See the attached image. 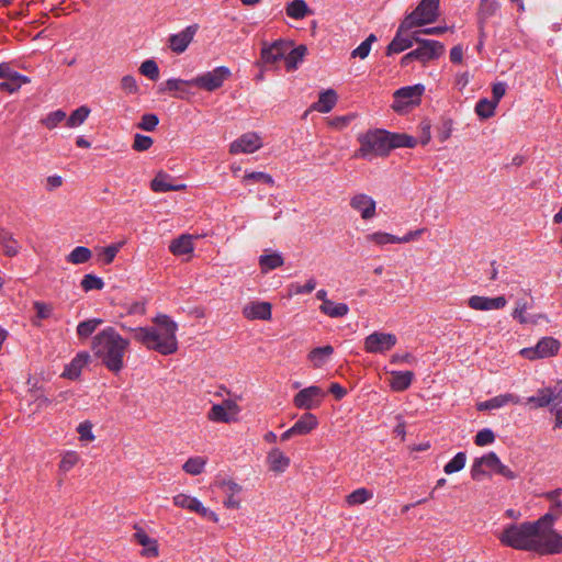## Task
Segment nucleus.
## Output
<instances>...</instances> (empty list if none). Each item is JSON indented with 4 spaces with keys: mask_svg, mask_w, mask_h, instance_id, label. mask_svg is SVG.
Masks as SVG:
<instances>
[{
    "mask_svg": "<svg viewBox=\"0 0 562 562\" xmlns=\"http://www.w3.org/2000/svg\"><path fill=\"white\" fill-rule=\"evenodd\" d=\"M497 538L505 546L540 554L562 552V536L555 529H503Z\"/></svg>",
    "mask_w": 562,
    "mask_h": 562,
    "instance_id": "f257e3e1",
    "label": "nucleus"
},
{
    "mask_svg": "<svg viewBox=\"0 0 562 562\" xmlns=\"http://www.w3.org/2000/svg\"><path fill=\"white\" fill-rule=\"evenodd\" d=\"M123 329L133 333L136 341L144 345L147 349L169 356L178 350V324L166 314H158L153 318V326Z\"/></svg>",
    "mask_w": 562,
    "mask_h": 562,
    "instance_id": "f03ea898",
    "label": "nucleus"
},
{
    "mask_svg": "<svg viewBox=\"0 0 562 562\" xmlns=\"http://www.w3.org/2000/svg\"><path fill=\"white\" fill-rule=\"evenodd\" d=\"M130 340L122 337L117 330L108 326L100 330L91 342L94 356L112 373H120L124 368V357L128 350Z\"/></svg>",
    "mask_w": 562,
    "mask_h": 562,
    "instance_id": "7ed1b4c3",
    "label": "nucleus"
},
{
    "mask_svg": "<svg viewBox=\"0 0 562 562\" xmlns=\"http://www.w3.org/2000/svg\"><path fill=\"white\" fill-rule=\"evenodd\" d=\"M389 132L385 130H369L359 134L357 140L359 148L355 153V157L372 160L375 157H385L390 154L387 143Z\"/></svg>",
    "mask_w": 562,
    "mask_h": 562,
    "instance_id": "20e7f679",
    "label": "nucleus"
},
{
    "mask_svg": "<svg viewBox=\"0 0 562 562\" xmlns=\"http://www.w3.org/2000/svg\"><path fill=\"white\" fill-rule=\"evenodd\" d=\"M439 1L420 0L418 5L405 15V25H413L417 29L436 22L439 16Z\"/></svg>",
    "mask_w": 562,
    "mask_h": 562,
    "instance_id": "39448f33",
    "label": "nucleus"
},
{
    "mask_svg": "<svg viewBox=\"0 0 562 562\" xmlns=\"http://www.w3.org/2000/svg\"><path fill=\"white\" fill-rule=\"evenodd\" d=\"M213 488L218 490L223 498V505L227 509H239L241 505L243 486L231 477L217 475L212 485Z\"/></svg>",
    "mask_w": 562,
    "mask_h": 562,
    "instance_id": "423d86ee",
    "label": "nucleus"
},
{
    "mask_svg": "<svg viewBox=\"0 0 562 562\" xmlns=\"http://www.w3.org/2000/svg\"><path fill=\"white\" fill-rule=\"evenodd\" d=\"M232 76V71L226 66H218L212 70L199 74L190 79L191 86L201 90L213 92L223 87L224 82Z\"/></svg>",
    "mask_w": 562,
    "mask_h": 562,
    "instance_id": "0eeeda50",
    "label": "nucleus"
},
{
    "mask_svg": "<svg viewBox=\"0 0 562 562\" xmlns=\"http://www.w3.org/2000/svg\"><path fill=\"white\" fill-rule=\"evenodd\" d=\"M424 91L425 87L422 83L397 89L393 94L392 109L397 113H403L409 108L418 105Z\"/></svg>",
    "mask_w": 562,
    "mask_h": 562,
    "instance_id": "6e6552de",
    "label": "nucleus"
},
{
    "mask_svg": "<svg viewBox=\"0 0 562 562\" xmlns=\"http://www.w3.org/2000/svg\"><path fill=\"white\" fill-rule=\"evenodd\" d=\"M172 503L175 506L186 509L190 513L199 515L207 522H218V516L211 508L205 507L200 499L186 493H179L173 496Z\"/></svg>",
    "mask_w": 562,
    "mask_h": 562,
    "instance_id": "1a4fd4ad",
    "label": "nucleus"
},
{
    "mask_svg": "<svg viewBox=\"0 0 562 562\" xmlns=\"http://www.w3.org/2000/svg\"><path fill=\"white\" fill-rule=\"evenodd\" d=\"M416 27L413 25H405V19L400 23L395 36L386 47V55L391 56L400 54L411 48L415 43V38H418Z\"/></svg>",
    "mask_w": 562,
    "mask_h": 562,
    "instance_id": "9d476101",
    "label": "nucleus"
},
{
    "mask_svg": "<svg viewBox=\"0 0 562 562\" xmlns=\"http://www.w3.org/2000/svg\"><path fill=\"white\" fill-rule=\"evenodd\" d=\"M417 47L413 49L416 61L423 66L428 65L432 60L439 59L445 54V45L435 40H427L419 36L415 38Z\"/></svg>",
    "mask_w": 562,
    "mask_h": 562,
    "instance_id": "9b49d317",
    "label": "nucleus"
},
{
    "mask_svg": "<svg viewBox=\"0 0 562 562\" xmlns=\"http://www.w3.org/2000/svg\"><path fill=\"white\" fill-rule=\"evenodd\" d=\"M397 344V337L392 333L373 331L363 340V350L367 353L384 355Z\"/></svg>",
    "mask_w": 562,
    "mask_h": 562,
    "instance_id": "f8f14e48",
    "label": "nucleus"
},
{
    "mask_svg": "<svg viewBox=\"0 0 562 562\" xmlns=\"http://www.w3.org/2000/svg\"><path fill=\"white\" fill-rule=\"evenodd\" d=\"M326 396L325 391L317 386L311 385L299 391L293 397V405L299 409L311 411L317 408Z\"/></svg>",
    "mask_w": 562,
    "mask_h": 562,
    "instance_id": "ddd939ff",
    "label": "nucleus"
},
{
    "mask_svg": "<svg viewBox=\"0 0 562 562\" xmlns=\"http://www.w3.org/2000/svg\"><path fill=\"white\" fill-rule=\"evenodd\" d=\"M560 342L552 337L541 338L535 347L524 348L520 355L528 360H538L553 357L558 353Z\"/></svg>",
    "mask_w": 562,
    "mask_h": 562,
    "instance_id": "4468645a",
    "label": "nucleus"
},
{
    "mask_svg": "<svg viewBox=\"0 0 562 562\" xmlns=\"http://www.w3.org/2000/svg\"><path fill=\"white\" fill-rule=\"evenodd\" d=\"M0 79H4L0 82V90L10 94L19 91L23 85L31 81L29 77L15 71L11 65L5 61L0 63Z\"/></svg>",
    "mask_w": 562,
    "mask_h": 562,
    "instance_id": "2eb2a0df",
    "label": "nucleus"
},
{
    "mask_svg": "<svg viewBox=\"0 0 562 562\" xmlns=\"http://www.w3.org/2000/svg\"><path fill=\"white\" fill-rule=\"evenodd\" d=\"M349 205L363 221H371L378 215L376 201L369 194L355 193L349 200Z\"/></svg>",
    "mask_w": 562,
    "mask_h": 562,
    "instance_id": "dca6fc26",
    "label": "nucleus"
},
{
    "mask_svg": "<svg viewBox=\"0 0 562 562\" xmlns=\"http://www.w3.org/2000/svg\"><path fill=\"white\" fill-rule=\"evenodd\" d=\"M262 146V138L258 133L247 132L231 143L229 153L233 155L252 154L259 150Z\"/></svg>",
    "mask_w": 562,
    "mask_h": 562,
    "instance_id": "f3484780",
    "label": "nucleus"
},
{
    "mask_svg": "<svg viewBox=\"0 0 562 562\" xmlns=\"http://www.w3.org/2000/svg\"><path fill=\"white\" fill-rule=\"evenodd\" d=\"M501 459L493 451L485 453L480 458H475L471 465V477L474 481L482 480L483 476L488 474V471L496 473L497 465H499Z\"/></svg>",
    "mask_w": 562,
    "mask_h": 562,
    "instance_id": "a211bd4d",
    "label": "nucleus"
},
{
    "mask_svg": "<svg viewBox=\"0 0 562 562\" xmlns=\"http://www.w3.org/2000/svg\"><path fill=\"white\" fill-rule=\"evenodd\" d=\"M471 310L480 312L503 310L507 305V300L504 295L490 297L483 295H472L467 301Z\"/></svg>",
    "mask_w": 562,
    "mask_h": 562,
    "instance_id": "6ab92c4d",
    "label": "nucleus"
},
{
    "mask_svg": "<svg viewBox=\"0 0 562 562\" xmlns=\"http://www.w3.org/2000/svg\"><path fill=\"white\" fill-rule=\"evenodd\" d=\"M198 24L188 25L181 32L171 34L169 36V48L176 54H182L187 50L191 42L193 41L196 32Z\"/></svg>",
    "mask_w": 562,
    "mask_h": 562,
    "instance_id": "aec40b11",
    "label": "nucleus"
},
{
    "mask_svg": "<svg viewBox=\"0 0 562 562\" xmlns=\"http://www.w3.org/2000/svg\"><path fill=\"white\" fill-rule=\"evenodd\" d=\"M291 47V42L278 40L261 49V58L265 64L273 65L281 60L284 61L286 50Z\"/></svg>",
    "mask_w": 562,
    "mask_h": 562,
    "instance_id": "412c9836",
    "label": "nucleus"
},
{
    "mask_svg": "<svg viewBox=\"0 0 562 562\" xmlns=\"http://www.w3.org/2000/svg\"><path fill=\"white\" fill-rule=\"evenodd\" d=\"M243 315L249 321H270L272 317V305L269 302L252 301L244 306Z\"/></svg>",
    "mask_w": 562,
    "mask_h": 562,
    "instance_id": "4be33fe9",
    "label": "nucleus"
},
{
    "mask_svg": "<svg viewBox=\"0 0 562 562\" xmlns=\"http://www.w3.org/2000/svg\"><path fill=\"white\" fill-rule=\"evenodd\" d=\"M508 404H514V405L521 404L520 396H518L514 393L499 394V395H496L487 401L477 403L476 409L480 412L498 409Z\"/></svg>",
    "mask_w": 562,
    "mask_h": 562,
    "instance_id": "5701e85b",
    "label": "nucleus"
},
{
    "mask_svg": "<svg viewBox=\"0 0 562 562\" xmlns=\"http://www.w3.org/2000/svg\"><path fill=\"white\" fill-rule=\"evenodd\" d=\"M268 469L274 473H283L290 467V458L280 449L272 448L266 458Z\"/></svg>",
    "mask_w": 562,
    "mask_h": 562,
    "instance_id": "b1692460",
    "label": "nucleus"
},
{
    "mask_svg": "<svg viewBox=\"0 0 562 562\" xmlns=\"http://www.w3.org/2000/svg\"><path fill=\"white\" fill-rule=\"evenodd\" d=\"M191 86L190 79L170 78L159 86V92H168L175 98L183 99L190 91Z\"/></svg>",
    "mask_w": 562,
    "mask_h": 562,
    "instance_id": "393cba45",
    "label": "nucleus"
},
{
    "mask_svg": "<svg viewBox=\"0 0 562 562\" xmlns=\"http://www.w3.org/2000/svg\"><path fill=\"white\" fill-rule=\"evenodd\" d=\"M89 361L90 355L88 352H78L75 358L65 367L61 376L69 380H77Z\"/></svg>",
    "mask_w": 562,
    "mask_h": 562,
    "instance_id": "a878e982",
    "label": "nucleus"
},
{
    "mask_svg": "<svg viewBox=\"0 0 562 562\" xmlns=\"http://www.w3.org/2000/svg\"><path fill=\"white\" fill-rule=\"evenodd\" d=\"M193 236L190 234H182L179 237L171 240L169 245V251L173 256L191 255L194 250Z\"/></svg>",
    "mask_w": 562,
    "mask_h": 562,
    "instance_id": "bb28decb",
    "label": "nucleus"
},
{
    "mask_svg": "<svg viewBox=\"0 0 562 562\" xmlns=\"http://www.w3.org/2000/svg\"><path fill=\"white\" fill-rule=\"evenodd\" d=\"M136 541L138 544L143 547L142 555L146 558H156L159 554L158 550V543L157 540L154 538H150L145 529H137V531L134 535Z\"/></svg>",
    "mask_w": 562,
    "mask_h": 562,
    "instance_id": "cd10ccee",
    "label": "nucleus"
},
{
    "mask_svg": "<svg viewBox=\"0 0 562 562\" xmlns=\"http://www.w3.org/2000/svg\"><path fill=\"white\" fill-rule=\"evenodd\" d=\"M150 188L154 192L162 193L183 190L186 184H175L172 183V178L169 175L160 172L151 180Z\"/></svg>",
    "mask_w": 562,
    "mask_h": 562,
    "instance_id": "c85d7f7f",
    "label": "nucleus"
},
{
    "mask_svg": "<svg viewBox=\"0 0 562 562\" xmlns=\"http://www.w3.org/2000/svg\"><path fill=\"white\" fill-rule=\"evenodd\" d=\"M284 11L288 18L292 20H303L313 14L312 9L305 0H292L285 3Z\"/></svg>",
    "mask_w": 562,
    "mask_h": 562,
    "instance_id": "c756f323",
    "label": "nucleus"
},
{
    "mask_svg": "<svg viewBox=\"0 0 562 562\" xmlns=\"http://www.w3.org/2000/svg\"><path fill=\"white\" fill-rule=\"evenodd\" d=\"M338 100L337 93L333 89H327L319 93L318 100L312 104L311 109L319 113H328L336 105Z\"/></svg>",
    "mask_w": 562,
    "mask_h": 562,
    "instance_id": "7c9ffc66",
    "label": "nucleus"
},
{
    "mask_svg": "<svg viewBox=\"0 0 562 562\" xmlns=\"http://www.w3.org/2000/svg\"><path fill=\"white\" fill-rule=\"evenodd\" d=\"M390 387L394 392H403L407 390L414 380V373L412 371H396L390 372Z\"/></svg>",
    "mask_w": 562,
    "mask_h": 562,
    "instance_id": "2f4dec72",
    "label": "nucleus"
},
{
    "mask_svg": "<svg viewBox=\"0 0 562 562\" xmlns=\"http://www.w3.org/2000/svg\"><path fill=\"white\" fill-rule=\"evenodd\" d=\"M562 515V503L551 505L549 512L535 522H524L519 527H552Z\"/></svg>",
    "mask_w": 562,
    "mask_h": 562,
    "instance_id": "473e14b6",
    "label": "nucleus"
},
{
    "mask_svg": "<svg viewBox=\"0 0 562 562\" xmlns=\"http://www.w3.org/2000/svg\"><path fill=\"white\" fill-rule=\"evenodd\" d=\"M319 425L316 415L310 412H305L301 417L293 424V427L297 436H306L315 430Z\"/></svg>",
    "mask_w": 562,
    "mask_h": 562,
    "instance_id": "72a5a7b5",
    "label": "nucleus"
},
{
    "mask_svg": "<svg viewBox=\"0 0 562 562\" xmlns=\"http://www.w3.org/2000/svg\"><path fill=\"white\" fill-rule=\"evenodd\" d=\"M334 353V348L330 345H326L323 347L313 348L308 355L307 359L312 363V367L315 369H319L325 366Z\"/></svg>",
    "mask_w": 562,
    "mask_h": 562,
    "instance_id": "f704fd0d",
    "label": "nucleus"
},
{
    "mask_svg": "<svg viewBox=\"0 0 562 562\" xmlns=\"http://www.w3.org/2000/svg\"><path fill=\"white\" fill-rule=\"evenodd\" d=\"M374 497L373 490L367 488V487H359L346 495L345 497V504L348 507H356L363 505L370 501H372Z\"/></svg>",
    "mask_w": 562,
    "mask_h": 562,
    "instance_id": "c9c22d12",
    "label": "nucleus"
},
{
    "mask_svg": "<svg viewBox=\"0 0 562 562\" xmlns=\"http://www.w3.org/2000/svg\"><path fill=\"white\" fill-rule=\"evenodd\" d=\"M306 52L307 48L304 45H299L297 47L291 46L286 50L284 58V67L286 71H293L297 69L299 65L303 61Z\"/></svg>",
    "mask_w": 562,
    "mask_h": 562,
    "instance_id": "e433bc0d",
    "label": "nucleus"
},
{
    "mask_svg": "<svg viewBox=\"0 0 562 562\" xmlns=\"http://www.w3.org/2000/svg\"><path fill=\"white\" fill-rule=\"evenodd\" d=\"M389 151L395 148H414L418 140L404 133H390L387 137Z\"/></svg>",
    "mask_w": 562,
    "mask_h": 562,
    "instance_id": "4c0bfd02",
    "label": "nucleus"
},
{
    "mask_svg": "<svg viewBox=\"0 0 562 562\" xmlns=\"http://www.w3.org/2000/svg\"><path fill=\"white\" fill-rule=\"evenodd\" d=\"M501 4L497 0H480L477 8V16L481 30L483 24L492 16H494L499 10Z\"/></svg>",
    "mask_w": 562,
    "mask_h": 562,
    "instance_id": "58836bf2",
    "label": "nucleus"
},
{
    "mask_svg": "<svg viewBox=\"0 0 562 562\" xmlns=\"http://www.w3.org/2000/svg\"><path fill=\"white\" fill-rule=\"evenodd\" d=\"M262 273L280 268L284 263V259L280 252L263 254L258 259Z\"/></svg>",
    "mask_w": 562,
    "mask_h": 562,
    "instance_id": "ea45409f",
    "label": "nucleus"
},
{
    "mask_svg": "<svg viewBox=\"0 0 562 562\" xmlns=\"http://www.w3.org/2000/svg\"><path fill=\"white\" fill-rule=\"evenodd\" d=\"M207 459L202 456L190 457L183 464L182 470L192 476L202 474L205 471Z\"/></svg>",
    "mask_w": 562,
    "mask_h": 562,
    "instance_id": "a19ab883",
    "label": "nucleus"
},
{
    "mask_svg": "<svg viewBox=\"0 0 562 562\" xmlns=\"http://www.w3.org/2000/svg\"><path fill=\"white\" fill-rule=\"evenodd\" d=\"M364 239L368 244L379 247H384L390 244H398V236L381 231L367 234Z\"/></svg>",
    "mask_w": 562,
    "mask_h": 562,
    "instance_id": "79ce46f5",
    "label": "nucleus"
},
{
    "mask_svg": "<svg viewBox=\"0 0 562 562\" xmlns=\"http://www.w3.org/2000/svg\"><path fill=\"white\" fill-rule=\"evenodd\" d=\"M0 245L3 248L4 255L8 257H14L20 251L19 243L14 239L10 232L3 228H0Z\"/></svg>",
    "mask_w": 562,
    "mask_h": 562,
    "instance_id": "37998d69",
    "label": "nucleus"
},
{
    "mask_svg": "<svg viewBox=\"0 0 562 562\" xmlns=\"http://www.w3.org/2000/svg\"><path fill=\"white\" fill-rule=\"evenodd\" d=\"M319 311L329 317L339 318L348 314L349 307L346 303L325 301V304H321Z\"/></svg>",
    "mask_w": 562,
    "mask_h": 562,
    "instance_id": "c03bdc74",
    "label": "nucleus"
},
{
    "mask_svg": "<svg viewBox=\"0 0 562 562\" xmlns=\"http://www.w3.org/2000/svg\"><path fill=\"white\" fill-rule=\"evenodd\" d=\"M124 245L125 241L122 240L113 243L106 247L100 248L98 252V260L102 265H111Z\"/></svg>",
    "mask_w": 562,
    "mask_h": 562,
    "instance_id": "a18cd8bd",
    "label": "nucleus"
},
{
    "mask_svg": "<svg viewBox=\"0 0 562 562\" xmlns=\"http://www.w3.org/2000/svg\"><path fill=\"white\" fill-rule=\"evenodd\" d=\"M92 258V251L85 246L75 247L66 257L67 262L72 265H82Z\"/></svg>",
    "mask_w": 562,
    "mask_h": 562,
    "instance_id": "49530a36",
    "label": "nucleus"
},
{
    "mask_svg": "<svg viewBox=\"0 0 562 562\" xmlns=\"http://www.w3.org/2000/svg\"><path fill=\"white\" fill-rule=\"evenodd\" d=\"M207 419L212 423H224L229 424L236 422L235 418L229 415L221 404H213L207 412Z\"/></svg>",
    "mask_w": 562,
    "mask_h": 562,
    "instance_id": "de8ad7c7",
    "label": "nucleus"
},
{
    "mask_svg": "<svg viewBox=\"0 0 562 562\" xmlns=\"http://www.w3.org/2000/svg\"><path fill=\"white\" fill-rule=\"evenodd\" d=\"M90 114V109L87 105H81L77 108L66 119V126L69 128L78 127L85 123Z\"/></svg>",
    "mask_w": 562,
    "mask_h": 562,
    "instance_id": "09e8293b",
    "label": "nucleus"
},
{
    "mask_svg": "<svg viewBox=\"0 0 562 562\" xmlns=\"http://www.w3.org/2000/svg\"><path fill=\"white\" fill-rule=\"evenodd\" d=\"M101 318H90L83 322H80L77 325V335L79 338L86 339L90 337L95 329L102 324Z\"/></svg>",
    "mask_w": 562,
    "mask_h": 562,
    "instance_id": "8fccbe9b",
    "label": "nucleus"
},
{
    "mask_svg": "<svg viewBox=\"0 0 562 562\" xmlns=\"http://www.w3.org/2000/svg\"><path fill=\"white\" fill-rule=\"evenodd\" d=\"M497 105L492 99H481L475 105V113L481 119H490L495 114Z\"/></svg>",
    "mask_w": 562,
    "mask_h": 562,
    "instance_id": "3c124183",
    "label": "nucleus"
},
{
    "mask_svg": "<svg viewBox=\"0 0 562 562\" xmlns=\"http://www.w3.org/2000/svg\"><path fill=\"white\" fill-rule=\"evenodd\" d=\"M67 114L64 110L49 112L41 119V123L48 130L56 128L61 122L66 121Z\"/></svg>",
    "mask_w": 562,
    "mask_h": 562,
    "instance_id": "603ef678",
    "label": "nucleus"
},
{
    "mask_svg": "<svg viewBox=\"0 0 562 562\" xmlns=\"http://www.w3.org/2000/svg\"><path fill=\"white\" fill-rule=\"evenodd\" d=\"M467 463V453L463 451L458 452L448 463L443 467L446 474H453L461 471Z\"/></svg>",
    "mask_w": 562,
    "mask_h": 562,
    "instance_id": "864d4df0",
    "label": "nucleus"
},
{
    "mask_svg": "<svg viewBox=\"0 0 562 562\" xmlns=\"http://www.w3.org/2000/svg\"><path fill=\"white\" fill-rule=\"evenodd\" d=\"M80 460V456L77 451L68 450L63 453L59 462V470L64 473L69 472Z\"/></svg>",
    "mask_w": 562,
    "mask_h": 562,
    "instance_id": "5fc2aeb1",
    "label": "nucleus"
},
{
    "mask_svg": "<svg viewBox=\"0 0 562 562\" xmlns=\"http://www.w3.org/2000/svg\"><path fill=\"white\" fill-rule=\"evenodd\" d=\"M374 42H376V36L374 34H370L358 47L351 52V57L360 59L367 58Z\"/></svg>",
    "mask_w": 562,
    "mask_h": 562,
    "instance_id": "6e6d98bb",
    "label": "nucleus"
},
{
    "mask_svg": "<svg viewBox=\"0 0 562 562\" xmlns=\"http://www.w3.org/2000/svg\"><path fill=\"white\" fill-rule=\"evenodd\" d=\"M103 280L100 277L92 273L83 276L81 280V288L83 289L85 292H89L92 290H101L103 289Z\"/></svg>",
    "mask_w": 562,
    "mask_h": 562,
    "instance_id": "4d7b16f0",
    "label": "nucleus"
},
{
    "mask_svg": "<svg viewBox=\"0 0 562 562\" xmlns=\"http://www.w3.org/2000/svg\"><path fill=\"white\" fill-rule=\"evenodd\" d=\"M243 181L245 183L263 182L269 186H273V183H274V180L270 175H268L266 172H261V171H250V172L246 171L243 177Z\"/></svg>",
    "mask_w": 562,
    "mask_h": 562,
    "instance_id": "13d9d810",
    "label": "nucleus"
},
{
    "mask_svg": "<svg viewBox=\"0 0 562 562\" xmlns=\"http://www.w3.org/2000/svg\"><path fill=\"white\" fill-rule=\"evenodd\" d=\"M525 404L530 405L533 408H541L550 405V398L547 397L544 387L538 390L536 395L526 398Z\"/></svg>",
    "mask_w": 562,
    "mask_h": 562,
    "instance_id": "bf43d9fd",
    "label": "nucleus"
},
{
    "mask_svg": "<svg viewBox=\"0 0 562 562\" xmlns=\"http://www.w3.org/2000/svg\"><path fill=\"white\" fill-rule=\"evenodd\" d=\"M139 72L149 78L150 80H157L159 78V68L155 60L147 59L142 63Z\"/></svg>",
    "mask_w": 562,
    "mask_h": 562,
    "instance_id": "052dcab7",
    "label": "nucleus"
},
{
    "mask_svg": "<svg viewBox=\"0 0 562 562\" xmlns=\"http://www.w3.org/2000/svg\"><path fill=\"white\" fill-rule=\"evenodd\" d=\"M495 441V434L490 428H483L474 437V443L479 447L492 445Z\"/></svg>",
    "mask_w": 562,
    "mask_h": 562,
    "instance_id": "680f3d73",
    "label": "nucleus"
},
{
    "mask_svg": "<svg viewBox=\"0 0 562 562\" xmlns=\"http://www.w3.org/2000/svg\"><path fill=\"white\" fill-rule=\"evenodd\" d=\"M159 124V119L154 113H146L142 116L139 123L137 124V127L146 131L151 132L156 130L157 125Z\"/></svg>",
    "mask_w": 562,
    "mask_h": 562,
    "instance_id": "e2e57ef3",
    "label": "nucleus"
},
{
    "mask_svg": "<svg viewBox=\"0 0 562 562\" xmlns=\"http://www.w3.org/2000/svg\"><path fill=\"white\" fill-rule=\"evenodd\" d=\"M154 144V140L150 136L143 134H135L134 142L132 148L135 151H145L148 150Z\"/></svg>",
    "mask_w": 562,
    "mask_h": 562,
    "instance_id": "0e129e2a",
    "label": "nucleus"
},
{
    "mask_svg": "<svg viewBox=\"0 0 562 562\" xmlns=\"http://www.w3.org/2000/svg\"><path fill=\"white\" fill-rule=\"evenodd\" d=\"M121 89L126 94H137L139 91L137 80L131 75H126L121 79Z\"/></svg>",
    "mask_w": 562,
    "mask_h": 562,
    "instance_id": "69168bd1",
    "label": "nucleus"
},
{
    "mask_svg": "<svg viewBox=\"0 0 562 562\" xmlns=\"http://www.w3.org/2000/svg\"><path fill=\"white\" fill-rule=\"evenodd\" d=\"M77 432L81 441H93L94 435L92 432V424L88 420L82 422L77 427Z\"/></svg>",
    "mask_w": 562,
    "mask_h": 562,
    "instance_id": "338daca9",
    "label": "nucleus"
},
{
    "mask_svg": "<svg viewBox=\"0 0 562 562\" xmlns=\"http://www.w3.org/2000/svg\"><path fill=\"white\" fill-rule=\"evenodd\" d=\"M544 390L547 397L550 398V405L562 403V382L557 383L553 386L544 387Z\"/></svg>",
    "mask_w": 562,
    "mask_h": 562,
    "instance_id": "774afa93",
    "label": "nucleus"
}]
</instances>
